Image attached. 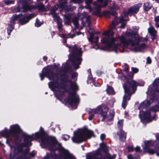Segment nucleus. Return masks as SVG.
Here are the masks:
<instances>
[{
    "instance_id": "79ce46f5",
    "label": "nucleus",
    "mask_w": 159,
    "mask_h": 159,
    "mask_svg": "<svg viewBox=\"0 0 159 159\" xmlns=\"http://www.w3.org/2000/svg\"><path fill=\"white\" fill-rule=\"evenodd\" d=\"M150 111H159V106H158L157 104L155 105V106L151 107L149 109Z\"/></svg>"
},
{
    "instance_id": "c03bdc74",
    "label": "nucleus",
    "mask_w": 159,
    "mask_h": 159,
    "mask_svg": "<svg viewBox=\"0 0 159 159\" xmlns=\"http://www.w3.org/2000/svg\"><path fill=\"white\" fill-rule=\"evenodd\" d=\"M158 98V96L155 93L152 94L150 96V99L152 102L154 101H157Z\"/></svg>"
},
{
    "instance_id": "f03ea898",
    "label": "nucleus",
    "mask_w": 159,
    "mask_h": 159,
    "mask_svg": "<svg viewBox=\"0 0 159 159\" xmlns=\"http://www.w3.org/2000/svg\"><path fill=\"white\" fill-rule=\"evenodd\" d=\"M42 145L45 147H48L49 150L51 152H55L56 151H59L60 153L61 157H64V154H68L69 152L65 150L61 146L56 139L54 137L50 136L42 143Z\"/></svg>"
},
{
    "instance_id": "8fccbe9b",
    "label": "nucleus",
    "mask_w": 159,
    "mask_h": 159,
    "mask_svg": "<svg viewBox=\"0 0 159 159\" xmlns=\"http://www.w3.org/2000/svg\"><path fill=\"white\" fill-rule=\"evenodd\" d=\"M52 17L54 19L57 20V22L61 20L60 19V16L57 15V13H53L51 14Z\"/></svg>"
},
{
    "instance_id": "5fc2aeb1",
    "label": "nucleus",
    "mask_w": 159,
    "mask_h": 159,
    "mask_svg": "<svg viewBox=\"0 0 159 159\" xmlns=\"http://www.w3.org/2000/svg\"><path fill=\"white\" fill-rule=\"evenodd\" d=\"M110 11H103L102 12L103 15L105 16L106 17L108 18H110Z\"/></svg>"
},
{
    "instance_id": "a878e982",
    "label": "nucleus",
    "mask_w": 159,
    "mask_h": 159,
    "mask_svg": "<svg viewBox=\"0 0 159 159\" xmlns=\"http://www.w3.org/2000/svg\"><path fill=\"white\" fill-rule=\"evenodd\" d=\"M99 4L97 5V6L99 8L105 7L108 4V3L105 0H97Z\"/></svg>"
},
{
    "instance_id": "2f4dec72",
    "label": "nucleus",
    "mask_w": 159,
    "mask_h": 159,
    "mask_svg": "<svg viewBox=\"0 0 159 159\" xmlns=\"http://www.w3.org/2000/svg\"><path fill=\"white\" fill-rule=\"evenodd\" d=\"M57 157V155L55 152L48 153L44 157L43 159H52L53 158Z\"/></svg>"
},
{
    "instance_id": "69168bd1",
    "label": "nucleus",
    "mask_w": 159,
    "mask_h": 159,
    "mask_svg": "<svg viewBox=\"0 0 159 159\" xmlns=\"http://www.w3.org/2000/svg\"><path fill=\"white\" fill-rule=\"evenodd\" d=\"M78 75V73H73L72 74L71 78L72 79H75L76 78V81L77 80V76Z\"/></svg>"
},
{
    "instance_id": "1a4fd4ad",
    "label": "nucleus",
    "mask_w": 159,
    "mask_h": 159,
    "mask_svg": "<svg viewBox=\"0 0 159 159\" xmlns=\"http://www.w3.org/2000/svg\"><path fill=\"white\" fill-rule=\"evenodd\" d=\"M116 40V39L114 37L111 38L110 39L108 38H102L101 40L102 43L106 45L105 47H102V49L105 50L111 48L112 46V43H114Z\"/></svg>"
},
{
    "instance_id": "ddd939ff",
    "label": "nucleus",
    "mask_w": 159,
    "mask_h": 159,
    "mask_svg": "<svg viewBox=\"0 0 159 159\" xmlns=\"http://www.w3.org/2000/svg\"><path fill=\"white\" fill-rule=\"evenodd\" d=\"M93 112H94L95 113H98L101 115L102 116V121H104L107 117V112L104 111L102 107H98L96 109H92L89 111L88 114H90Z\"/></svg>"
},
{
    "instance_id": "f704fd0d",
    "label": "nucleus",
    "mask_w": 159,
    "mask_h": 159,
    "mask_svg": "<svg viewBox=\"0 0 159 159\" xmlns=\"http://www.w3.org/2000/svg\"><path fill=\"white\" fill-rule=\"evenodd\" d=\"M124 90L125 92V93H127V94H125L124 95L123 97V101H127V100H130V98H131V94H132L133 93H132V92H131L130 91V94H129L128 93L125 92L124 89Z\"/></svg>"
},
{
    "instance_id": "c85d7f7f",
    "label": "nucleus",
    "mask_w": 159,
    "mask_h": 159,
    "mask_svg": "<svg viewBox=\"0 0 159 159\" xmlns=\"http://www.w3.org/2000/svg\"><path fill=\"white\" fill-rule=\"evenodd\" d=\"M119 39L121 43H122L124 46L126 45V46H128L129 44V41H128L126 40L123 34L121 35L119 37Z\"/></svg>"
},
{
    "instance_id": "ea45409f",
    "label": "nucleus",
    "mask_w": 159,
    "mask_h": 159,
    "mask_svg": "<svg viewBox=\"0 0 159 159\" xmlns=\"http://www.w3.org/2000/svg\"><path fill=\"white\" fill-rule=\"evenodd\" d=\"M59 7V4H56L51 9L50 11V14L56 13L55 12L57 10Z\"/></svg>"
},
{
    "instance_id": "603ef678",
    "label": "nucleus",
    "mask_w": 159,
    "mask_h": 159,
    "mask_svg": "<svg viewBox=\"0 0 159 159\" xmlns=\"http://www.w3.org/2000/svg\"><path fill=\"white\" fill-rule=\"evenodd\" d=\"M139 51L141 52L146 48V45L144 43H142L140 45L138 46Z\"/></svg>"
},
{
    "instance_id": "6e6d98bb",
    "label": "nucleus",
    "mask_w": 159,
    "mask_h": 159,
    "mask_svg": "<svg viewBox=\"0 0 159 159\" xmlns=\"http://www.w3.org/2000/svg\"><path fill=\"white\" fill-rule=\"evenodd\" d=\"M57 28L59 30H62V23L61 20H60L57 22Z\"/></svg>"
},
{
    "instance_id": "39448f33",
    "label": "nucleus",
    "mask_w": 159,
    "mask_h": 159,
    "mask_svg": "<svg viewBox=\"0 0 159 159\" xmlns=\"http://www.w3.org/2000/svg\"><path fill=\"white\" fill-rule=\"evenodd\" d=\"M144 82H137L133 80L130 81L125 82L123 84V87L125 92L128 93L129 94H130V89H131L132 93H134L137 90L138 86H143L144 85Z\"/></svg>"
},
{
    "instance_id": "9b49d317",
    "label": "nucleus",
    "mask_w": 159,
    "mask_h": 159,
    "mask_svg": "<svg viewBox=\"0 0 159 159\" xmlns=\"http://www.w3.org/2000/svg\"><path fill=\"white\" fill-rule=\"evenodd\" d=\"M35 136L37 139H40L42 143L50 137L45 132L44 129L41 126L40 128L39 132L35 133Z\"/></svg>"
},
{
    "instance_id": "72a5a7b5",
    "label": "nucleus",
    "mask_w": 159,
    "mask_h": 159,
    "mask_svg": "<svg viewBox=\"0 0 159 159\" xmlns=\"http://www.w3.org/2000/svg\"><path fill=\"white\" fill-rule=\"evenodd\" d=\"M79 18L76 16L74 17L72 19V21L74 23L75 28H77L79 27Z\"/></svg>"
},
{
    "instance_id": "c9c22d12",
    "label": "nucleus",
    "mask_w": 159,
    "mask_h": 159,
    "mask_svg": "<svg viewBox=\"0 0 159 159\" xmlns=\"http://www.w3.org/2000/svg\"><path fill=\"white\" fill-rule=\"evenodd\" d=\"M114 33V32L112 30H110L108 31L104 32L102 34V35L107 36L109 38L110 36H112Z\"/></svg>"
},
{
    "instance_id": "dca6fc26",
    "label": "nucleus",
    "mask_w": 159,
    "mask_h": 159,
    "mask_svg": "<svg viewBox=\"0 0 159 159\" xmlns=\"http://www.w3.org/2000/svg\"><path fill=\"white\" fill-rule=\"evenodd\" d=\"M142 3L134 5L128 9L129 12L131 14H136L139 12V8L142 6Z\"/></svg>"
},
{
    "instance_id": "680f3d73",
    "label": "nucleus",
    "mask_w": 159,
    "mask_h": 159,
    "mask_svg": "<svg viewBox=\"0 0 159 159\" xmlns=\"http://www.w3.org/2000/svg\"><path fill=\"white\" fill-rule=\"evenodd\" d=\"M40 76L41 79V80H43L44 78V77L46 76V75H45V73H44L43 72V71H42L41 73L40 74Z\"/></svg>"
},
{
    "instance_id": "473e14b6",
    "label": "nucleus",
    "mask_w": 159,
    "mask_h": 159,
    "mask_svg": "<svg viewBox=\"0 0 159 159\" xmlns=\"http://www.w3.org/2000/svg\"><path fill=\"white\" fill-rule=\"evenodd\" d=\"M15 28V25L11 24L8 25V27L7 28V33L8 35H10L11 34V33L12 30Z\"/></svg>"
},
{
    "instance_id": "de8ad7c7",
    "label": "nucleus",
    "mask_w": 159,
    "mask_h": 159,
    "mask_svg": "<svg viewBox=\"0 0 159 159\" xmlns=\"http://www.w3.org/2000/svg\"><path fill=\"white\" fill-rule=\"evenodd\" d=\"M36 7L39 11H43L45 9L44 6L42 3L39 4L36 6Z\"/></svg>"
},
{
    "instance_id": "37998d69",
    "label": "nucleus",
    "mask_w": 159,
    "mask_h": 159,
    "mask_svg": "<svg viewBox=\"0 0 159 159\" xmlns=\"http://www.w3.org/2000/svg\"><path fill=\"white\" fill-rule=\"evenodd\" d=\"M101 9L98 8L96 11L93 12L92 14L101 17L102 16V15L100 13Z\"/></svg>"
},
{
    "instance_id": "aec40b11",
    "label": "nucleus",
    "mask_w": 159,
    "mask_h": 159,
    "mask_svg": "<svg viewBox=\"0 0 159 159\" xmlns=\"http://www.w3.org/2000/svg\"><path fill=\"white\" fill-rule=\"evenodd\" d=\"M151 102L149 100H145L142 102L140 104L138 109L139 110H143V108H147L150 105Z\"/></svg>"
},
{
    "instance_id": "cd10ccee",
    "label": "nucleus",
    "mask_w": 159,
    "mask_h": 159,
    "mask_svg": "<svg viewBox=\"0 0 159 159\" xmlns=\"http://www.w3.org/2000/svg\"><path fill=\"white\" fill-rule=\"evenodd\" d=\"M61 77V80L63 81L64 83H66L69 82L71 80H69V76L67 74L63 73L60 75Z\"/></svg>"
},
{
    "instance_id": "58836bf2",
    "label": "nucleus",
    "mask_w": 159,
    "mask_h": 159,
    "mask_svg": "<svg viewBox=\"0 0 159 159\" xmlns=\"http://www.w3.org/2000/svg\"><path fill=\"white\" fill-rule=\"evenodd\" d=\"M156 139L153 141V145H154L155 148H159V136H156Z\"/></svg>"
},
{
    "instance_id": "423d86ee",
    "label": "nucleus",
    "mask_w": 159,
    "mask_h": 159,
    "mask_svg": "<svg viewBox=\"0 0 159 159\" xmlns=\"http://www.w3.org/2000/svg\"><path fill=\"white\" fill-rule=\"evenodd\" d=\"M24 138V143H21L17 145V153H21L23 151V148L31 145V141L33 140L32 136L24 133L22 135Z\"/></svg>"
},
{
    "instance_id": "6ab92c4d",
    "label": "nucleus",
    "mask_w": 159,
    "mask_h": 159,
    "mask_svg": "<svg viewBox=\"0 0 159 159\" xmlns=\"http://www.w3.org/2000/svg\"><path fill=\"white\" fill-rule=\"evenodd\" d=\"M50 82L48 85L49 88L52 91H54L55 89L57 88L59 86V83L57 80H55Z\"/></svg>"
},
{
    "instance_id": "4468645a",
    "label": "nucleus",
    "mask_w": 159,
    "mask_h": 159,
    "mask_svg": "<svg viewBox=\"0 0 159 159\" xmlns=\"http://www.w3.org/2000/svg\"><path fill=\"white\" fill-rule=\"evenodd\" d=\"M131 69V72H129V74L127 75L124 76V77L125 80V82L130 81L131 80H133L134 75L137 73L139 71V69L136 67H132Z\"/></svg>"
},
{
    "instance_id": "f257e3e1",
    "label": "nucleus",
    "mask_w": 159,
    "mask_h": 159,
    "mask_svg": "<svg viewBox=\"0 0 159 159\" xmlns=\"http://www.w3.org/2000/svg\"><path fill=\"white\" fill-rule=\"evenodd\" d=\"M100 148L95 153L89 152L86 155V159H115L116 154L111 155L109 153V148L106 143H100Z\"/></svg>"
},
{
    "instance_id": "a19ab883",
    "label": "nucleus",
    "mask_w": 159,
    "mask_h": 159,
    "mask_svg": "<svg viewBox=\"0 0 159 159\" xmlns=\"http://www.w3.org/2000/svg\"><path fill=\"white\" fill-rule=\"evenodd\" d=\"M126 35L127 37L131 36L132 39L134 38V36H136V35H138V34L137 33L134 32L133 31L131 32H128L126 34Z\"/></svg>"
},
{
    "instance_id": "2eb2a0df",
    "label": "nucleus",
    "mask_w": 159,
    "mask_h": 159,
    "mask_svg": "<svg viewBox=\"0 0 159 159\" xmlns=\"http://www.w3.org/2000/svg\"><path fill=\"white\" fill-rule=\"evenodd\" d=\"M45 73L46 77L50 80H54L55 77L53 69L52 68H47L45 70Z\"/></svg>"
},
{
    "instance_id": "052dcab7",
    "label": "nucleus",
    "mask_w": 159,
    "mask_h": 159,
    "mask_svg": "<svg viewBox=\"0 0 159 159\" xmlns=\"http://www.w3.org/2000/svg\"><path fill=\"white\" fill-rule=\"evenodd\" d=\"M66 23L67 25H70L71 23L70 18L69 16H66Z\"/></svg>"
},
{
    "instance_id": "0e129e2a",
    "label": "nucleus",
    "mask_w": 159,
    "mask_h": 159,
    "mask_svg": "<svg viewBox=\"0 0 159 159\" xmlns=\"http://www.w3.org/2000/svg\"><path fill=\"white\" fill-rule=\"evenodd\" d=\"M90 75H89V76L88 78L90 80H92L93 83H94V81H95V80L93 78L92 75L91 73V69H90Z\"/></svg>"
},
{
    "instance_id": "0eeeda50",
    "label": "nucleus",
    "mask_w": 159,
    "mask_h": 159,
    "mask_svg": "<svg viewBox=\"0 0 159 159\" xmlns=\"http://www.w3.org/2000/svg\"><path fill=\"white\" fill-rule=\"evenodd\" d=\"M76 92L74 91L71 92H70L69 93V97L66 100V103H68L72 107L73 104H74L75 107V108H76L77 107V104L78 103L80 102V98L76 96Z\"/></svg>"
},
{
    "instance_id": "393cba45",
    "label": "nucleus",
    "mask_w": 159,
    "mask_h": 159,
    "mask_svg": "<svg viewBox=\"0 0 159 159\" xmlns=\"http://www.w3.org/2000/svg\"><path fill=\"white\" fill-rule=\"evenodd\" d=\"M155 149L156 150H154V149H151L149 148L147 149L145 151L149 154L151 155H153L156 153L157 156H159V148Z\"/></svg>"
},
{
    "instance_id": "e433bc0d",
    "label": "nucleus",
    "mask_w": 159,
    "mask_h": 159,
    "mask_svg": "<svg viewBox=\"0 0 159 159\" xmlns=\"http://www.w3.org/2000/svg\"><path fill=\"white\" fill-rule=\"evenodd\" d=\"M64 154V157H63L64 159H75V157L69 152L68 154Z\"/></svg>"
},
{
    "instance_id": "4be33fe9",
    "label": "nucleus",
    "mask_w": 159,
    "mask_h": 159,
    "mask_svg": "<svg viewBox=\"0 0 159 159\" xmlns=\"http://www.w3.org/2000/svg\"><path fill=\"white\" fill-rule=\"evenodd\" d=\"M148 31L149 33L152 36L151 39L152 41H153L157 39V31L155 30L153 27L148 28Z\"/></svg>"
},
{
    "instance_id": "13d9d810",
    "label": "nucleus",
    "mask_w": 159,
    "mask_h": 159,
    "mask_svg": "<svg viewBox=\"0 0 159 159\" xmlns=\"http://www.w3.org/2000/svg\"><path fill=\"white\" fill-rule=\"evenodd\" d=\"M20 10L21 8L20 6H18L14 8L13 10V11L14 12H20Z\"/></svg>"
},
{
    "instance_id": "f8f14e48",
    "label": "nucleus",
    "mask_w": 159,
    "mask_h": 159,
    "mask_svg": "<svg viewBox=\"0 0 159 159\" xmlns=\"http://www.w3.org/2000/svg\"><path fill=\"white\" fill-rule=\"evenodd\" d=\"M35 16V14H32L27 13L22 18H20L19 20V23L21 25H23L28 23L30 20L34 18Z\"/></svg>"
},
{
    "instance_id": "b1692460",
    "label": "nucleus",
    "mask_w": 159,
    "mask_h": 159,
    "mask_svg": "<svg viewBox=\"0 0 159 159\" xmlns=\"http://www.w3.org/2000/svg\"><path fill=\"white\" fill-rule=\"evenodd\" d=\"M33 6H30L27 3L23 4L22 7V9L23 10L22 12H26L28 10H30L33 9Z\"/></svg>"
},
{
    "instance_id": "bb28decb",
    "label": "nucleus",
    "mask_w": 159,
    "mask_h": 159,
    "mask_svg": "<svg viewBox=\"0 0 159 159\" xmlns=\"http://www.w3.org/2000/svg\"><path fill=\"white\" fill-rule=\"evenodd\" d=\"M69 82L70 84V88L71 89L74 91H77L78 90V87L75 82L71 80Z\"/></svg>"
},
{
    "instance_id": "774afa93",
    "label": "nucleus",
    "mask_w": 159,
    "mask_h": 159,
    "mask_svg": "<svg viewBox=\"0 0 159 159\" xmlns=\"http://www.w3.org/2000/svg\"><path fill=\"white\" fill-rule=\"evenodd\" d=\"M11 140L7 139L6 141L7 143L10 147L11 148H12L13 147V146L11 144Z\"/></svg>"
},
{
    "instance_id": "864d4df0",
    "label": "nucleus",
    "mask_w": 159,
    "mask_h": 159,
    "mask_svg": "<svg viewBox=\"0 0 159 159\" xmlns=\"http://www.w3.org/2000/svg\"><path fill=\"white\" fill-rule=\"evenodd\" d=\"M17 159H30V158L26 156V155L22 153L19 156Z\"/></svg>"
},
{
    "instance_id": "bf43d9fd",
    "label": "nucleus",
    "mask_w": 159,
    "mask_h": 159,
    "mask_svg": "<svg viewBox=\"0 0 159 159\" xmlns=\"http://www.w3.org/2000/svg\"><path fill=\"white\" fill-rule=\"evenodd\" d=\"M126 148L128 149V152H133L134 150L133 146H127L126 147Z\"/></svg>"
},
{
    "instance_id": "e2e57ef3",
    "label": "nucleus",
    "mask_w": 159,
    "mask_h": 159,
    "mask_svg": "<svg viewBox=\"0 0 159 159\" xmlns=\"http://www.w3.org/2000/svg\"><path fill=\"white\" fill-rule=\"evenodd\" d=\"M111 15L114 16L115 17L117 16V13L115 11H110V15Z\"/></svg>"
},
{
    "instance_id": "a211bd4d",
    "label": "nucleus",
    "mask_w": 159,
    "mask_h": 159,
    "mask_svg": "<svg viewBox=\"0 0 159 159\" xmlns=\"http://www.w3.org/2000/svg\"><path fill=\"white\" fill-rule=\"evenodd\" d=\"M119 136L120 141L122 142H125L126 139V134L123 130H119L117 133Z\"/></svg>"
},
{
    "instance_id": "09e8293b",
    "label": "nucleus",
    "mask_w": 159,
    "mask_h": 159,
    "mask_svg": "<svg viewBox=\"0 0 159 159\" xmlns=\"http://www.w3.org/2000/svg\"><path fill=\"white\" fill-rule=\"evenodd\" d=\"M154 20L155 22V26L157 28H159V16H156Z\"/></svg>"
},
{
    "instance_id": "4d7b16f0",
    "label": "nucleus",
    "mask_w": 159,
    "mask_h": 159,
    "mask_svg": "<svg viewBox=\"0 0 159 159\" xmlns=\"http://www.w3.org/2000/svg\"><path fill=\"white\" fill-rule=\"evenodd\" d=\"M42 24L41 23V22L37 18L36 20V22L35 24V26L39 27H40Z\"/></svg>"
},
{
    "instance_id": "7ed1b4c3",
    "label": "nucleus",
    "mask_w": 159,
    "mask_h": 159,
    "mask_svg": "<svg viewBox=\"0 0 159 159\" xmlns=\"http://www.w3.org/2000/svg\"><path fill=\"white\" fill-rule=\"evenodd\" d=\"M93 134V131L89 129L87 126H84L83 128L74 132V136L71 138V139L73 142L80 143L90 139Z\"/></svg>"
},
{
    "instance_id": "20e7f679",
    "label": "nucleus",
    "mask_w": 159,
    "mask_h": 159,
    "mask_svg": "<svg viewBox=\"0 0 159 159\" xmlns=\"http://www.w3.org/2000/svg\"><path fill=\"white\" fill-rule=\"evenodd\" d=\"M82 53L81 48L77 47L75 44L71 48V53L69 56V59L76 69L79 68V65L81 64Z\"/></svg>"
},
{
    "instance_id": "a18cd8bd",
    "label": "nucleus",
    "mask_w": 159,
    "mask_h": 159,
    "mask_svg": "<svg viewBox=\"0 0 159 159\" xmlns=\"http://www.w3.org/2000/svg\"><path fill=\"white\" fill-rule=\"evenodd\" d=\"M123 120H120L117 123L118 127L119 130H123Z\"/></svg>"
},
{
    "instance_id": "f3484780",
    "label": "nucleus",
    "mask_w": 159,
    "mask_h": 159,
    "mask_svg": "<svg viewBox=\"0 0 159 159\" xmlns=\"http://www.w3.org/2000/svg\"><path fill=\"white\" fill-rule=\"evenodd\" d=\"M137 36H134V39H135V41L134 40L132 39H129V43H131V45L132 46H134L135 45H137L138 46L140 42L141 41L143 38L139 37V35H137Z\"/></svg>"
},
{
    "instance_id": "4c0bfd02",
    "label": "nucleus",
    "mask_w": 159,
    "mask_h": 159,
    "mask_svg": "<svg viewBox=\"0 0 159 159\" xmlns=\"http://www.w3.org/2000/svg\"><path fill=\"white\" fill-rule=\"evenodd\" d=\"M151 8V7L150 6L149 2L144 3L143 5V9L145 11H148Z\"/></svg>"
},
{
    "instance_id": "7c9ffc66",
    "label": "nucleus",
    "mask_w": 159,
    "mask_h": 159,
    "mask_svg": "<svg viewBox=\"0 0 159 159\" xmlns=\"http://www.w3.org/2000/svg\"><path fill=\"white\" fill-rule=\"evenodd\" d=\"M145 143V147L144 148V150L145 151H146L147 149L149 148L151 145L153 146L154 145H153V142L151 140L147 141L144 142Z\"/></svg>"
},
{
    "instance_id": "49530a36",
    "label": "nucleus",
    "mask_w": 159,
    "mask_h": 159,
    "mask_svg": "<svg viewBox=\"0 0 159 159\" xmlns=\"http://www.w3.org/2000/svg\"><path fill=\"white\" fill-rule=\"evenodd\" d=\"M115 112L114 111H112L111 112H110L109 118L108 119L107 121L109 122H110L113 120L114 117L115 116Z\"/></svg>"
},
{
    "instance_id": "9d476101",
    "label": "nucleus",
    "mask_w": 159,
    "mask_h": 159,
    "mask_svg": "<svg viewBox=\"0 0 159 159\" xmlns=\"http://www.w3.org/2000/svg\"><path fill=\"white\" fill-rule=\"evenodd\" d=\"M10 130L11 135L17 140L19 139H20L19 134L22 131L20 127L17 124L13 125L11 126Z\"/></svg>"
},
{
    "instance_id": "412c9836",
    "label": "nucleus",
    "mask_w": 159,
    "mask_h": 159,
    "mask_svg": "<svg viewBox=\"0 0 159 159\" xmlns=\"http://www.w3.org/2000/svg\"><path fill=\"white\" fill-rule=\"evenodd\" d=\"M22 16L23 15L22 13H20L18 15L16 14L13 15L10 18V24L14 25L16 24V21Z\"/></svg>"
},
{
    "instance_id": "3c124183",
    "label": "nucleus",
    "mask_w": 159,
    "mask_h": 159,
    "mask_svg": "<svg viewBox=\"0 0 159 159\" xmlns=\"http://www.w3.org/2000/svg\"><path fill=\"white\" fill-rule=\"evenodd\" d=\"M66 4L67 2H61L59 3V7H60L62 10H64L66 7Z\"/></svg>"
},
{
    "instance_id": "c756f323",
    "label": "nucleus",
    "mask_w": 159,
    "mask_h": 159,
    "mask_svg": "<svg viewBox=\"0 0 159 159\" xmlns=\"http://www.w3.org/2000/svg\"><path fill=\"white\" fill-rule=\"evenodd\" d=\"M106 90L107 93L109 94L114 95L115 94V92L113 88L108 84L107 85V88Z\"/></svg>"
},
{
    "instance_id": "6e6552de",
    "label": "nucleus",
    "mask_w": 159,
    "mask_h": 159,
    "mask_svg": "<svg viewBox=\"0 0 159 159\" xmlns=\"http://www.w3.org/2000/svg\"><path fill=\"white\" fill-rule=\"evenodd\" d=\"M140 110L139 117L143 122H147L148 123L151 121V111L149 109L145 111Z\"/></svg>"
},
{
    "instance_id": "338daca9",
    "label": "nucleus",
    "mask_w": 159,
    "mask_h": 159,
    "mask_svg": "<svg viewBox=\"0 0 159 159\" xmlns=\"http://www.w3.org/2000/svg\"><path fill=\"white\" fill-rule=\"evenodd\" d=\"M127 103V102L126 101H122V106L123 109H125L126 107Z\"/></svg>"
},
{
    "instance_id": "5701e85b",
    "label": "nucleus",
    "mask_w": 159,
    "mask_h": 159,
    "mask_svg": "<svg viewBox=\"0 0 159 159\" xmlns=\"http://www.w3.org/2000/svg\"><path fill=\"white\" fill-rule=\"evenodd\" d=\"M11 134V130H8L6 128H5L4 130L0 132V135L6 138L9 137Z\"/></svg>"
}]
</instances>
